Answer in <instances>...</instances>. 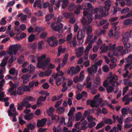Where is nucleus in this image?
<instances>
[{"label": "nucleus", "mask_w": 132, "mask_h": 132, "mask_svg": "<svg viewBox=\"0 0 132 132\" xmlns=\"http://www.w3.org/2000/svg\"><path fill=\"white\" fill-rule=\"evenodd\" d=\"M87 119L89 122H90L95 120L96 119L95 118H93L92 116H89L87 117Z\"/></svg>", "instance_id": "obj_60"}, {"label": "nucleus", "mask_w": 132, "mask_h": 132, "mask_svg": "<svg viewBox=\"0 0 132 132\" xmlns=\"http://www.w3.org/2000/svg\"><path fill=\"white\" fill-rule=\"evenodd\" d=\"M117 29L118 30H119L120 29V27H117L116 26H114L113 28V29H112L109 32L108 34L109 36L110 37L112 36L113 35L112 31L113 30V29H114L115 31H116Z\"/></svg>", "instance_id": "obj_37"}, {"label": "nucleus", "mask_w": 132, "mask_h": 132, "mask_svg": "<svg viewBox=\"0 0 132 132\" xmlns=\"http://www.w3.org/2000/svg\"><path fill=\"white\" fill-rule=\"evenodd\" d=\"M112 76V73L110 72L103 82V86L106 87V90L108 93H111L113 91L114 93H116L119 90L118 87H116L114 88L113 87V86L117 87L120 85L117 81L118 77L116 75L113 77Z\"/></svg>", "instance_id": "obj_2"}, {"label": "nucleus", "mask_w": 132, "mask_h": 132, "mask_svg": "<svg viewBox=\"0 0 132 132\" xmlns=\"http://www.w3.org/2000/svg\"><path fill=\"white\" fill-rule=\"evenodd\" d=\"M17 16L18 17H21V20L22 21H24L27 18L26 15H23L22 13H20L17 15Z\"/></svg>", "instance_id": "obj_42"}, {"label": "nucleus", "mask_w": 132, "mask_h": 132, "mask_svg": "<svg viewBox=\"0 0 132 132\" xmlns=\"http://www.w3.org/2000/svg\"><path fill=\"white\" fill-rule=\"evenodd\" d=\"M97 37L96 36H95L93 39L92 40V38H90V39L89 40V42H88L86 41V43H89L88 46L86 47V49L85 50V52H88L92 47V43H93L95 41Z\"/></svg>", "instance_id": "obj_16"}, {"label": "nucleus", "mask_w": 132, "mask_h": 132, "mask_svg": "<svg viewBox=\"0 0 132 132\" xmlns=\"http://www.w3.org/2000/svg\"><path fill=\"white\" fill-rule=\"evenodd\" d=\"M92 110V112H91V110H88L87 111H85L84 114L83 115V117L85 118L89 114L91 113H93L95 110L94 109H93Z\"/></svg>", "instance_id": "obj_35"}, {"label": "nucleus", "mask_w": 132, "mask_h": 132, "mask_svg": "<svg viewBox=\"0 0 132 132\" xmlns=\"http://www.w3.org/2000/svg\"><path fill=\"white\" fill-rule=\"evenodd\" d=\"M82 114L81 112L78 113L76 115V118L77 121L79 120L82 116Z\"/></svg>", "instance_id": "obj_59"}, {"label": "nucleus", "mask_w": 132, "mask_h": 132, "mask_svg": "<svg viewBox=\"0 0 132 132\" xmlns=\"http://www.w3.org/2000/svg\"><path fill=\"white\" fill-rule=\"evenodd\" d=\"M76 5L74 4L73 3H71L69 5L68 10L70 11H72L74 9Z\"/></svg>", "instance_id": "obj_51"}, {"label": "nucleus", "mask_w": 132, "mask_h": 132, "mask_svg": "<svg viewBox=\"0 0 132 132\" xmlns=\"http://www.w3.org/2000/svg\"><path fill=\"white\" fill-rule=\"evenodd\" d=\"M51 26L53 29L55 31H59L62 33L63 31L62 29L63 27V24L59 22H57L56 23H53L51 25Z\"/></svg>", "instance_id": "obj_9"}, {"label": "nucleus", "mask_w": 132, "mask_h": 132, "mask_svg": "<svg viewBox=\"0 0 132 132\" xmlns=\"http://www.w3.org/2000/svg\"><path fill=\"white\" fill-rule=\"evenodd\" d=\"M76 109L75 108L72 107L71 108L68 114V116L69 117V120H68L67 119H65L64 117H62L61 121V123L62 124L64 123V125H67V126L71 127L72 125V122H70V125L68 123L69 122L70 120L72 119L74 113Z\"/></svg>", "instance_id": "obj_6"}, {"label": "nucleus", "mask_w": 132, "mask_h": 132, "mask_svg": "<svg viewBox=\"0 0 132 132\" xmlns=\"http://www.w3.org/2000/svg\"><path fill=\"white\" fill-rule=\"evenodd\" d=\"M97 69L98 67L94 64L91 65V67L88 68L87 71L89 74L93 75L96 72Z\"/></svg>", "instance_id": "obj_10"}, {"label": "nucleus", "mask_w": 132, "mask_h": 132, "mask_svg": "<svg viewBox=\"0 0 132 132\" xmlns=\"http://www.w3.org/2000/svg\"><path fill=\"white\" fill-rule=\"evenodd\" d=\"M80 125V122H78L75 124V128L73 129L72 130V132H80V130H77V129H79V126Z\"/></svg>", "instance_id": "obj_31"}, {"label": "nucleus", "mask_w": 132, "mask_h": 132, "mask_svg": "<svg viewBox=\"0 0 132 132\" xmlns=\"http://www.w3.org/2000/svg\"><path fill=\"white\" fill-rule=\"evenodd\" d=\"M76 54L77 56L78 57H79L82 55L83 54L84 51V48L82 47H80L78 48H76Z\"/></svg>", "instance_id": "obj_17"}, {"label": "nucleus", "mask_w": 132, "mask_h": 132, "mask_svg": "<svg viewBox=\"0 0 132 132\" xmlns=\"http://www.w3.org/2000/svg\"><path fill=\"white\" fill-rule=\"evenodd\" d=\"M23 91H30L31 89H30L29 86L26 85H23L21 86Z\"/></svg>", "instance_id": "obj_50"}, {"label": "nucleus", "mask_w": 132, "mask_h": 132, "mask_svg": "<svg viewBox=\"0 0 132 132\" xmlns=\"http://www.w3.org/2000/svg\"><path fill=\"white\" fill-rule=\"evenodd\" d=\"M15 3L14 1L9 2L8 3L6 7V9H7L9 7H11L13 6Z\"/></svg>", "instance_id": "obj_54"}, {"label": "nucleus", "mask_w": 132, "mask_h": 132, "mask_svg": "<svg viewBox=\"0 0 132 132\" xmlns=\"http://www.w3.org/2000/svg\"><path fill=\"white\" fill-rule=\"evenodd\" d=\"M6 17H4L2 18L0 22V23L1 25H4L6 24L7 22L6 20Z\"/></svg>", "instance_id": "obj_47"}, {"label": "nucleus", "mask_w": 132, "mask_h": 132, "mask_svg": "<svg viewBox=\"0 0 132 132\" xmlns=\"http://www.w3.org/2000/svg\"><path fill=\"white\" fill-rule=\"evenodd\" d=\"M63 15L66 18H68L71 16H72L73 14L71 13H65L63 14Z\"/></svg>", "instance_id": "obj_48"}, {"label": "nucleus", "mask_w": 132, "mask_h": 132, "mask_svg": "<svg viewBox=\"0 0 132 132\" xmlns=\"http://www.w3.org/2000/svg\"><path fill=\"white\" fill-rule=\"evenodd\" d=\"M100 84V79L98 80H96L95 81L94 85H93V87L94 88H96L98 85Z\"/></svg>", "instance_id": "obj_45"}, {"label": "nucleus", "mask_w": 132, "mask_h": 132, "mask_svg": "<svg viewBox=\"0 0 132 132\" xmlns=\"http://www.w3.org/2000/svg\"><path fill=\"white\" fill-rule=\"evenodd\" d=\"M105 6L104 8L106 11H109L110 7L112 4L111 1L109 0L106 1L104 2Z\"/></svg>", "instance_id": "obj_21"}, {"label": "nucleus", "mask_w": 132, "mask_h": 132, "mask_svg": "<svg viewBox=\"0 0 132 132\" xmlns=\"http://www.w3.org/2000/svg\"><path fill=\"white\" fill-rule=\"evenodd\" d=\"M23 90L21 86L19 87L17 89L16 93V95H21Z\"/></svg>", "instance_id": "obj_46"}, {"label": "nucleus", "mask_w": 132, "mask_h": 132, "mask_svg": "<svg viewBox=\"0 0 132 132\" xmlns=\"http://www.w3.org/2000/svg\"><path fill=\"white\" fill-rule=\"evenodd\" d=\"M19 44L12 45L9 48L6 52L10 56L9 62L10 63L13 62L16 59L15 56L16 55L18 51L20 48Z\"/></svg>", "instance_id": "obj_5"}, {"label": "nucleus", "mask_w": 132, "mask_h": 132, "mask_svg": "<svg viewBox=\"0 0 132 132\" xmlns=\"http://www.w3.org/2000/svg\"><path fill=\"white\" fill-rule=\"evenodd\" d=\"M129 108L128 107L123 108L121 110L122 115H125L127 114L129 110Z\"/></svg>", "instance_id": "obj_29"}, {"label": "nucleus", "mask_w": 132, "mask_h": 132, "mask_svg": "<svg viewBox=\"0 0 132 132\" xmlns=\"http://www.w3.org/2000/svg\"><path fill=\"white\" fill-rule=\"evenodd\" d=\"M31 76L29 75H23L22 78L23 79H28L29 80V79L30 78Z\"/></svg>", "instance_id": "obj_61"}, {"label": "nucleus", "mask_w": 132, "mask_h": 132, "mask_svg": "<svg viewBox=\"0 0 132 132\" xmlns=\"http://www.w3.org/2000/svg\"><path fill=\"white\" fill-rule=\"evenodd\" d=\"M123 23L124 24H132V19H128L124 21Z\"/></svg>", "instance_id": "obj_43"}, {"label": "nucleus", "mask_w": 132, "mask_h": 132, "mask_svg": "<svg viewBox=\"0 0 132 132\" xmlns=\"http://www.w3.org/2000/svg\"><path fill=\"white\" fill-rule=\"evenodd\" d=\"M129 8L125 7L122 9L121 11V13L122 14H126L129 11Z\"/></svg>", "instance_id": "obj_44"}, {"label": "nucleus", "mask_w": 132, "mask_h": 132, "mask_svg": "<svg viewBox=\"0 0 132 132\" xmlns=\"http://www.w3.org/2000/svg\"><path fill=\"white\" fill-rule=\"evenodd\" d=\"M64 75V73L62 71H61L58 72L57 73H54L53 74L52 76L54 79H56L57 77L61 76H63Z\"/></svg>", "instance_id": "obj_25"}, {"label": "nucleus", "mask_w": 132, "mask_h": 132, "mask_svg": "<svg viewBox=\"0 0 132 132\" xmlns=\"http://www.w3.org/2000/svg\"><path fill=\"white\" fill-rule=\"evenodd\" d=\"M25 98L28 101H33L36 100V99L35 98L30 96H27Z\"/></svg>", "instance_id": "obj_52"}, {"label": "nucleus", "mask_w": 132, "mask_h": 132, "mask_svg": "<svg viewBox=\"0 0 132 132\" xmlns=\"http://www.w3.org/2000/svg\"><path fill=\"white\" fill-rule=\"evenodd\" d=\"M123 47L121 46H119L117 47V46L116 45V50L118 52L119 54V52H121L123 50Z\"/></svg>", "instance_id": "obj_49"}, {"label": "nucleus", "mask_w": 132, "mask_h": 132, "mask_svg": "<svg viewBox=\"0 0 132 132\" xmlns=\"http://www.w3.org/2000/svg\"><path fill=\"white\" fill-rule=\"evenodd\" d=\"M104 125V123L103 121H101L98 124H97L95 128L96 129H98L101 128Z\"/></svg>", "instance_id": "obj_36"}, {"label": "nucleus", "mask_w": 132, "mask_h": 132, "mask_svg": "<svg viewBox=\"0 0 132 132\" xmlns=\"http://www.w3.org/2000/svg\"><path fill=\"white\" fill-rule=\"evenodd\" d=\"M72 33L68 35L66 40L68 43L69 44H71L72 43L73 46L74 47H76L77 45V43L76 41V37L75 36L73 37V39L72 41Z\"/></svg>", "instance_id": "obj_11"}, {"label": "nucleus", "mask_w": 132, "mask_h": 132, "mask_svg": "<svg viewBox=\"0 0 132 132\" xmlns=\"http://www.w3.org/2000/svg\"><path fill=\"white\" fill-rule=\"evenodd\" d=\"M46 55L45 54L42 55L40 56L37 58L38 62L36 66L38 68H42L44 70L47 67L49 69H53L55 68V66L51 63H49L50 59H45Z\"/></svg>", "instance_id": "obj_3"}, {"label": "nucleus", "mask_w": 132, "mask_h": 132, "mask_svg": "<svg viewBox=\"0 0 132 132\" xmlns=\"http://www.w3.org/2000/svg\"><path fill=\"white\" fill-rule=\"evenodd\" d=\"M47 35V33L46 32H42L40 35V38L42 39H43L45 38Z\"/></svg>", "instance_id": "obj_55"}, {"label": "nucleus", "mask_w": 132, "mask_h": 132, "mask_svg": "<svg viewBox=\"0 0 132 132\" xmlns=\"http://www.w3.org/2000/svg\"><path fill=\"white\" fill-rule=\"evenodd\" d=\"M9 84L11 88L8 90L9 93L11 95H16V93L15 89L18 86L19 84L18 83H15L13 84L11 81L9 82Z\"/></svg>", "instance_id": "obj_8"}, {"label": "nucleus", "mask_w": 132, "mask_h": 132, "mask_svg": "<svg viewBox=\"0 0 132 132\" xmlns=\"http://www.w3.org/2000/svg\"><path fill=\"white\" fill-rule=\"evenodd\" d=\"M28 102L24 98L22 101L21 104L22 106L23 107L26 106Z\"/></svg>", "instance_id": "obj_64"}, {"label": "nucleus", "mask_w": 132, "mask_h": 132, "mask_svg": "<svg viewBox=\"0 0 132 132\" xmlns=\"http://www.w3.org/2000/svg\"><path fill=\"white\" fill-rule=\"evenodd\" d=\"M46 97H43V96H40L38 98L37 104L38 105L40 106H42L43 104V103H41L42 102H44L46 99Z\"/></svg>", "instance_id": "obj_22"}, {"label": "nucleus", "mask_w": 132, "mask_h": 132, "mask_svg": "<svg viewBox=\"0 0 132 132\" xmlns=\"http://www.w3.org/2000/svg\"><path fill=\"white\" fill-rule=\"evenodd\" d=\"M46 120V119H44L41 120H38V121L37 126L38 127H42L45 124Z\"/></svg>", "instance_id": "obj_19"}, {"label": "nucleus", "mask_w": 132, "mask_h": 132, "mask_svg": "<svg viewBox=\"0 0 132 132\" xmlns=\"http://www.w3.org/2000/svg\"><path fill=\"white\" fill-rule=\"evenodd\" d=\"M57 112L60 114L63 113L65 111V109L63 107H60L56 110Z\"/></svg>", "instance_id": "obj_40"}, {"label": "nucleus", "mask_w": 132, "mask_h": 132, "mask_svg": "<svg viewBox=\"0 0 132 132\" xmlns=\"http://www.w3.org/2000/svg\"><path fill=\"white\" fill-rule=\"evenodd\" d=\"M126 61L127 63H132V54L129 55L126 59Z\"/></svg>", "instance_id": "obj_53"}, {"label": "nucleus", "mask_w": 132, "mask_h": 132, "mask_svg": "<svg viewBox=\"0 0 132 132\" xmlns=\"http://www.w3.org/2000/svg\"><path fill=\"white\" fill-rule=\"evenodd\" d=\"M39 93L40 94L43 95H45V96L47 97L49 95V94L47 92L45 91H41L39 92Z\"/></svg>", "instance_id": "obj_57"}, {"label": "nucleus", "mask_w": 132, "mask_h": 132, "mask_svg": "<svg viewBox=\"0 0 132 132\" xmlns=\"http://www.w3.org/2000/svg\"><path fill=\"white\" fill-rule=\"evenodd\" d=\"M69 73L71 76H72L74 75L77 73L75 68L73 67H71L69 71Z\"/></svg>", "instance_id": "obj_26"}, {"label": "nucleus", "mask_w": 132, "mask_h": 132, "mask_svg": "<svg viewBox=\"0 0 132 132\" xmlns=\"http://www.w3.org/2000/svg\"><path fill=\"white\" fill-rule=\"evenodd\" d=\"M87 123V121L86 120H85L82 123V125H81V129H85L87 128V127L86 126Z\"/></svg>", "instance_id": "obj_41"}, {"label": "nucleus", "mask_w": 132, "mask_h": 132, "mask_svg": "<svg viewBox=\"0 0 132 132\" xmlns=\"http://www.w3.org/2000/svg\"><path fill=\"white\" fill-rule=\"evenodd\" d=\"M35 38V36L33 35H31L28 38V41L29 42H32Z\"/></svg>", "instance_id": "obj_56"}, {"label": "nucleus", "mask_w": 132, "mask_h": 132, "mask_svg": "<svg viewBox=\"0 0 132 132\" xmlns=\"http://www.w3.org/2000/svg\"><path fill=\"white\" fill-rule=\"evenodd\" d=\"M28 68L29 71L30 72L29 73H30L34 70L35 69V67L32 64H30L28 66Z\"/></svg>", "instance_id": "obj_39"}, {"label": "nucleus", "mask_w": 132, "mask_h": 132, "mask_svg": "<svg viewBox=\"0 0 132 132\" xmlns=\"http://www.w3.org/2000/svg\"><path fill=\"white\" fill-rule=\"evenodd\" d=\"M85 7H88V9H85L84 12V15L85 17H86L87 18V20L86 19L83 18L81 20V21L83 25V29L80 30L79 31L77 34V38L78 40H81L85 36L84 31H86L87 33L88 37L87 40V42H89V40L91 38L92 36L89 35L92 32V27L89 25L90 23L92 21V13H96L98 12L100 13V14H97L95 15V18L99 19L101 18L102 16H105L108 14V12L104 13L103 10L101 9L97 8L95 9L93 11H89V9H93L92 4L90 3H85L84 5Z\"/></svg>", "instance_id": "obj_1"}, {"label": "nucleus", "mask_w": 132, "mask_h": 132, "mask_svg": "<svg viewBox=\"0 0 132 132\" xmlns=\"http://www.w3.org/2000/svg\"><path fill=\"white\" fill-rule=\"evenodd\" d=\"M5 96L4 92L0 91V101H6L9 100V98L8 97H6L5 98H3Z\"/></svg>", "instance_id": "obj_24"}, {"label": "nucleus", "mask_w": 132, "mask_h": 132, "mask_svg": "<svg viewBox=\"0 0 132 132\" xmlns=\"http://www.w3.org/2000/svg\"><path fill=\"white\" fill-rule=\"evenodd\" d=\"M129 96L128 95H126L122 98V101L125 102V105L128 104L130 103V98Z\"/></svg>", "instance_id": "obj_23"}, {"label": "nucleus", "mask_w": 132, "mask_h": 132, "mask_svg": "<svg viewBox=\"0 0 132 132\" xmlns=\"http://www.w3.org/2000/svg\"><path fill=\"white\" fill-rule=\"evenodd\" d=\"M132 122V118L129 117L127 118L125 120V122L126 123H129Z\"/></svg>", "instance_id": "obj_63"}, {"label": "nucleus", "mask_w": 132, "mask_h": 132, "mask_svg": "<svg viewBox=\"0 0 132 132\" xmlns=\"http://www.w3.org/2000/svg\"><path fill=\"white\" fill-rule=\"evenodd\" d=\"M116 44H110L108 46H105L104 44L101 46L100 49L101 51V53H104L107 50L109 51L108 53V56L110 58H112L113 55L116 56L119 55L118 52L116 50Z\"/></svg>", "instance_id": "obj_4"}, {"label": "nucleus", "mask_w": 132, "mask_h": 132, "mask_svg": "<svg viewBox=\"0 0 132 132\" xmlns=\"http://www.w3.org/2000/svg\"><path fill=\"white\" fill-rule=\"evenodd\" d=\"M85 77L84 72L83 71H82L79 74V79L81 82L82 81L84 80Z\"/></svg>", "instance_id": "obj_34"}, {"label": "nucleus", "mask_w": 132, "mask_h": 132, "mask_svg": "<svg viewBox=\"0 0 132 132\" xmlns=\"http://www.w3.org/2000/svg\"><path fill=\"white\" fill-rule=\"evenodd\" d=\"M52 73V71L51 70H47L45 72L44 75L45 76H50Z\"/></svg>", "instance_id": "obj_62"}, {"label": "nucleus", "mask_w": 132, "mask_h": 132, "mask_svg": "<svg viewBox=\"0 0 132 132\" xmlns=\"http://www.w3.org/2000/svg\"><path fill=\"white\" fill-rule=\"evenodd\" d=\"M41 1L39 0H36L34 4V6L35 7L37 5L38 7L41 8L42 7V4H40Z\"/></svg>", "instance_id": "obj_38"}, {"label": "nucleus", "mask_w": 132, "mask_h": 132, "mask_svg": "<svg viewBox=\"0 0 132 132\" xmlns=\"http://www.w3.org/2000/svg\"><path fill=\"white\" fill-rule=\"evenodd\" d=\"M33 116V113H31L28 114L26 115L24 117V118L26 120H30L32 118Z\"/></svg>", "instance_id": "obj_30"}, {"label": "nucleus", "mask_w": 132, "mask_h": 132, "mask_svg": "<svg viewBox=\"0 0 132 132\" xmlns=\"http://www.w3.org/2000/svg\"><path fill=\"white\" fill-rule=\"evenodd\" d=\"M55 109L52 107H50L48 109L47 111V114L50 116H52L53 112L55 111Z\"/></svg>", "instance_id": "obj_27"}, {"label": "nucleus", "mask_w": 132, "mask_h": 132, "mask_svg": "<svg viewBox=\"0 0 132 132\" xmlns=\"http://www.w3.org/2000/svg\"><path fill=\"white\" fill-rule=\"evenodd\" d=\"M102 70L105 72H107L109 71V68L107 65H105L103 67Z\"/></svg>", "instance_id": "obj_58"}, {"label": "nucleus", "mask_w": 132, "mask_h": 132, "mask_svg": "<svg viewBox=\"0 0 132 132\" xmlns=\"http://www.w3.org/2000/svg\"><path fill=\"white\" fill-rule=\"evenodd\" d=\"M83 7V5H78L76 7V9L75 10L74 13L75 14H78L80 13V10H82Z\"/></svg>", "instance_id": "obj_28"}, {"label": "nucleus", "mask_w": 132, "mask_h": 132, "mask_svg": "<svg viewBox=\"0 0 132 132\" xmlns=\"http://www.w3.org/2000/svg\"><path fill=\"white\" fill-rule=\"evenodd\" d=\"M104 123L106 124H111L113 123V121L112 120L110 119H106L105 118H104L103 119Z\"/></svg>", "instance_id": "obj_33"}, {"label": "nucleus", "mask_w": 132, "mask_h": 132, "mask_svg": "<svg viewBox=\"0 0 132 132\" xmlns=\"http://www.w3.org/2000/svg\"><path fill=\"white\" fill-rule=\"evenodd\" d=\"M16 108H14V104H11L10 106V109L8 111V115L9 116H15L18 114L16 112Z\"/></svg>", "instance_id": "obj_13"}, {"label": "nucleus", "mask_w": 132, "mask_h": 132, "mask_svg": "<svg viewBox=\"0 0 132 132\" xmlns=\"http://www.w3.org/2000/svg\"><path fill=\"white\" fill-rule=\"evenodd\" d=\"M130 32H127L123 35L122 41L123 42H127L129 38L130 37Z\"/></svg>", "instance_id": "obj_20"}, {"label": "nucleus", "mask_w": 132, "mask_h": 132, "mask_svg": "<svg viewBox=\"0 0 132 132\" xmlns=\"http://www.w3.org/2000/svg\"><path fill=\"white\" fill-rule=\"evenodd\" d=\"M44 29H45L42 27H37L34 29V32H37L39 33Z\"/></svg>", "instance_id": "obj_32"}, {"label": "nucleus", "mask_w": 132, "mask_h": 132, "mask_svg": "<svg viewBox=\"0 0 132 132\" xmlns=\"http://www.w3.org/2000/svg\"><path fill=\"white\" fill-rule=\"evenodd\" d=\"M100 96V94H97L94 96L93 100H88L87 101L88 103L92 107H97L103 102L102 98H100L98 99Z\"/></svg>", "instance_id": "obj_7"}, {"label": "nucleus", "mask_w": 132, "mask_h": 132, "mask_svg": "<svg viewBox=\"0 0 132 132\" xmlns=\"http://www.w3.org/2000/svg\"><path fill=\"white\" fill-rule=\"evenodd\" d=\"M128 69L130 70H131L132 69V65L131 64H127L125 65L124 70L125 71L126 73L123 75V77H126L128 75L129 72L127 70V69Z\"/></svg>", "instance_id": "obj_18"}, {"label": "nucleus", "mask_w": 132, "mask_h": 132, "mask_svg": "<svg viewBox=\"0 0 132 132\" xmlns=\"http://www.w3.org/2000/svg\"><path fill=\"white\" fill-rule=\"evenodd\" d=\"M68 3V0H63V1L60 0L55 5L56 7H55V10L56 9L57 7L59 9V8L60 4H62V8L65 9L67 7Z\"/></svg>", "instance_id": "obj_12"}, {"label": "nucleus", "mask_w": 132, "mask_h": 132, "mask_svg": "<svg viewBox=\"0 0 132 132\" xmlns=\"http://www.w3.org/2000/svg\"><path fill=\"white\" fill-rule=\"evenodd\" d=\"M48 42L50 46L52 47H55L57 44L58 42L56 40V38L52 36L48 39Z\"/></svg>", "instance_id": "obj_15"}, {"label": "nucleus", "mask_w": 132, "mask_h": 132, "mask_svg": "<svg viewBox=\"0 0 132 132\" xmlns=\"http://www.w3.org/2000/svg\"><path fill=\"white\" fill-rule=\"evenodd\" d=\"M9 57H5L2 60L1 63L0 64V66L2 67V68L0 69V75H3L4 72L5 71V66L6 65L7 61Z\"/></svg>", "instance_id": "obj_14"}]
</instances>
